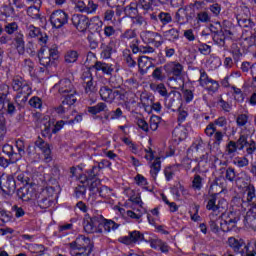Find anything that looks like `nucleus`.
Instances as JSON below:
<instances>
[{"label":"nucleus","mask_w":256,"mask_h":256,"mask_svg":"<svg viewBox=\"0 0 256 256\" xmlns=\"http://www.w3.org/2000/svg\"><path fill=\"white\" fill-rule=\"evenodd\" d=\"M101 185V181L96 179L93 182L90 183V191H93L94 193H99L101 197H103V190L107 189V187H99Z\"/></svg>","instance_id":"13d9d810"},{"label":"nucleus","mask_w":256,"mask_h":256,"mask_svg":"<svg viewBox=\"0 0 256 256\" xmlns=\"http://www.w3.org/2000/svg\"><path fill=\"white\" fill-rule=\"evenodd\" d=\"M213 79L209 78V75L205 70L201 69L200 70V78H199V85L200 87H207Z\"/></svg>","instance_id":"864d4df0"},{"label":"nucleus","mask_w":256,"mask_h":256,"mask_svg":"<svg viewBox=\"0 0 256 256\" xmlns=\"http://www.w3.org/2000/svg\"><path fill=\"white\" fill-rule=\"evenodd\" d=\"M83 227L85 233H103V228H101V214L96 212L92 216L86 214L84 216Z\"/></svg>","instance_id":"7ed1b4c3"},{"label":"nucleus","mask_w":256,"mask_h":256,"mask_svg":"<svg viewBox=\"0 0 256 256\" xmlns=\"http://www.w3.org/2000/svg\"><path fill=\"white\" fill-rule=\"evenodd\" d=\"M150 175L154 179H157L159 171H161V158H156L154 162L150 165Z\"/></svg>","instance_id":"f704fd0d"},{"label":"nucleus","mask_w":256,"mask_h":256,"mask_svg":"<svg viewBox=\"0 0 256 256\" xmlns=\"http://www.w3.org/2000/svg\"><path fill=\"white\" fill-rule=\"evenodd\" d=\"M164 71L168 73V75H173V77L183 78V64L179 62H169L164 65Z\"/></svg>","instance_id":"2eb2a0df"},{"label":"nucleus","mask_w":256,"mask_h":256,"mask_svg":"<svg viewBox=\"0 0 256 256\" xmlns=\"http://www.w3.org/2000/svg\"><path fill=\"white\" fill-rule=\"evenodd\" d=\"M164 106L170 111H177L181 107V92L170 91L169 95L164 98Z\"/></svg>","instance_id":"6e6552de"},{"label":"nucleus","mask_w":256,"mask_h":256,"mask_svg":"<svg viewBox=\"0 0 256 256\" xmlns=\"http://www.w3.org/2000/svg\"><path fill=\"white\" fill-rule=\"evenodd\" d=\"M216 125L218 127H227V118L225 116H220L219 118L214 120V122L209 123L204 130V133L205 135H207V137H213L215 131H217Z\"/></svg>","instance_id":"4468645a"},{"label":"nucleus","mask_w":256,"mask_h":256,"mask_svg":"<svg viewBox=\"0 0 256 256\" xmlns=\"http://www.w3.org/2000/svg\"><path fill=\"white\" fill-rule=\"evenodd\" d=\"M177 173V166H168L164 169V175L166 177V181H171L175 174Z\"/></svg>","instance_id":"e2e57ef3"},{"label":"nucleus","mask_w":256,"mask_h":256,"mask_svg":"<svg viewBox=\"0 0 256 256\" xmlns=\"http://www.w3.org/2000/svg\"><path fill=\"white\" fill-rule=\"evenodd\" d=\"M70 247L74 251H89V253H93V243H91V239L84 235L78 236L75 241L70 243Z\"/></svg>","instance_id":"1a4fd4ad"},{"label":"nucleus","mask_w":256,"mask_h":256,"mask_svg":"<svg viewBox=\"0 0 256 256\" xmlns=\"http://www.w3.org/2000/svg\"><path fill=\"white\" fill-rule=\"evenodd\" d=\"M241 207L245 209L250 207L246 213L245 221L251 227L256 230V189L255 185L248 184L244 187L241 196Z\"/></svg>","instance_id":"f257e3e1"},{"label":"nucleus","mask_w":256,"mask_h":256,"mask_svg":"<svg viewBox=\"0 0 256 256\" xmlns=\"http://www.w3.org/2000/svg\"><path fill=\"white\" fill-rule=\"evenodd\" d=\"M197 23H211V14L207 11H200L196 15Z\"/></svg>","instance_id":"603ef678"},{"label":"nucleus","mask_w":256,"mask_h":256,"mask_svg":"<svg viewBox=\"0 0 256 256\" xmlns=\"http://www.w3.org/2000/svg\"><path fill=\"white\" fill-rule=\"evenodd\" d=\"M233 165L239 168L247 167L249 165V159L247 157H236L233 159Z\"/></svg>","instance_id":"338daca9"},{"label":"nucleus","mask_w":256,"mask_h":256,"mask_svg":"<svg viewBox=\"0 0 256 256\" xmlns=\"http://www.w3.org/2000/svg\"><path fill=\"white\" fill-rule=\"evenodd\" d=\"M145 237L143 234L137 230L129 232L128 236H122L118 239L119 243H123V245H135V243H139V241H143Z\"/></svg>","instance_id":"ddd939ff"},{"label":"nucleus","mask_w":256,"mask_h":256,"mask_svg":"<svg viewBox=\"0 0 256 256\" xmlns=\"http://www.w3.org/2000/svg\"><path fill=\"white\" fill-rule=\"evenodd\" d=\"M27 15L36 21L41 19V6H30L27 9Z\"/></svg>","instance_id":"58836bf2"},{"label":"nucleus","mask_w":256,"mask_h":256,"mask_svg":"<svg viewBox=\"0 0 256 256\" xmlns=\"http://www.w3.org/2000/svg\"><path fill=\"white\" fill-rule=\"evenodd\" d=\"M65 63H77V59H79V52L77 50H68L64 56Z\"/></svg>","instance_id":"79ce46f5"},{"label":"nucleus","mask_w":256,"mask_h":256,"mask_svg":"<svg viewBox=\"0 0 256 256\" xmlns=\"http://www.w3.org/2000/svg\"><path fill=\"white\" fill-rule=\"evenodd\" d=\"M16 147L18 152H15L13 145L4 144L2 147V152L9 157L12 161H19L25 155V143L23 140L16 141Z\"/></svg>","instance_id":"20e7f679"},{"label":"nucleus","mask_w":256,"mask_h":256,"mask_svg":"<svg viewBox=\"0 0 256 256\" xmlns=\"http://www.w3.org/2000/svg\"><path fill=\"white\" fill-rule=\"evenodd\" d=\"M40 65L43 67H49L51 63H53V58L49 56V54H45V50H40L39 54Z\"/></svg>","instance_id":"e433bc0d"},{"label":"nucleus","mask_w":256,"mask_h":256,"mask_svg":"<svg viewBox=\"0 0 256 256\" xmlns=\"http://www.w3.org/2000/svg\"><path fill=\"white\" fill-rule=\"evenodd\" d=\"M237 225V218H228L220 222V228L224 233H229L233 231L234 227Z\"/></svg>","instance_id":"cd10ccee"},{"label":"nucleus","mask_w":256,"mask_h":256,"mask_svg":"<svg viewBox=\"0 0 256 256\" xmlns=\"http://www.w3.org/2000/svg\"><path fill=\"white\" fill-rule=\"evenodd\" d=\"M141 37L144 41H147V43H154L155 37H159V33L151 32V31H144V32H142Z\"/></svg>","instance_id":"052dcab7"},{"label":"nucleus","mask_w":256,"mask_h":256,"mask_svg":"<svg viewBox=\"0 0 256 256\" xmlns=\"http://www.w3.org/2000/svg\"><path fill=\"white\" fill-rule=\"evenodd\" d=\"M225 203H227L225 201V199L221 198L218 199V203H217V194H212L208 200V203L206 205V209L208 211H219V209H223L225 205Z\"/></svg>","instance_id":"6ab92c4d"},{"label":"nucleus","mask_w":256,"mask_h":256,"mask_svg":"<svg viewBox=\"0 0 256 256\" xmlns=\"http://www.w3.org/2000/svg\"><path fill=\"white\" fill-rule=\"evenodd\" d=\"M100 228L104 229L105 233H111V231H117L119 229L120 225L118 223H115V221L111 219H106L102 216L100 218Z\"/></svg>","instance_id":"b1692460"},{"label":"nucleus","mask_w":256,"mask_h":256,"mask_svg":"<svg viewBox=\"0 0 256 256\" xmlns=\"http://www.w3.org/2000/svg\"><path fill=\"white\" fill-rule=\"evenodd\" d=\"M100 97L105 103H115L123 99V92L120 90H113L109 86H102L99 90Z\"/></svg>","instance_id":"423d86ee"},{"label":"nucleus","mask_w":256,"mask_h":256,"mask_svg":"<svg viewBox=\"0 0 256 256\" xmlns=\"http://www.w3.org/2000/svg\"><path fill=\"white\" fill-rule=\"evenodd\" d=\"M54 125V122H47L43 125L42 128V137H48V139H51L53 137V129H51Z\"/></svg>","instance_id":"6e6d98bb"},{"label":"nucleus","mask_w":256,"mask_h":256,"mask_svg":"<svg viewBox=\"0 0 256 256\" xmlns=\"http://www.w3.org/2000/svg\"><path fill=\"white\" fill-rule=\"evenodd\" d=\"M132 27H147V20L141 15L132 16Z\"/></svg>","instance_id":"c03bdc74"},{"label":"nucleus","mask_w":256,"mask_h":256,"mask_svg":"<svg viewBox=\"0 0 256 256\" xmlns=\"http://www.w3.org/2000/svg\"><path fill=\"white\" fill-rule=\"evenodd\" d=\"M69 22V14L63 10L53 11L50 15V23L55 29H61L63 25H67Z\"/></svg>","instance_id":"9d476101"},{"label":"nucleus","mask_w":256,"mask_h":256,"mask_svg":"<svg viewBox=\"0 0 256 256\" xmlns=\"http://www.w3.org/2000/svg\"><path fill=\"white\" fill-rule=\"evenodd\" d=\"M159 123H161V117L159 116H152L150 117V122H149V131H157L159 129Z\"/></svg>","instance_id":"0e129e2a"},{"label":"nucleus","mask_w":256,"mask_h":256,"mask_svg":"<svg viewBox=\"0 0 256 256\" xmlns=\"http://www.w3.org/2000/svg\"><path fill=\"white\" fill-rule=\"evenodd\" d=\"M140 101L145 111H149L155 101V97L144 94L141 96Z\"/></svg>","instance_id":"ea45409f"},{"label":"nucleus","mask_w":256,"mask_h":256,"mask_svg":"<svg viewBox=\"0 0 256 256\" xmlns=\"http://www.w3.org/2000/svg\"><path fill=\"white\" fill-rule=\"evenodd\" d=\"M213 42L219 47H225V34L223 32H218L212 35Z\"/></svg>","instance_id":"680f3d73"},{"label":"nucleus","mask_w":256,"mask_h":256,"mask_svg":"<svg viewBox=\"0 0 256 256\" xmlns=\"http://www.w3.org/2000/svg\"><path fill=\"white\" fill-rule=\"evenodd\" d=\"M130 49H132V53L137 55V53H142L145 51V46L141 45V41L139 39H135L130 43Z\"/></svg>","instance_id":"a18cd8bd"},{"label":"nucleus","mask_w":256,"mask_h":256,"mask_svg":"<svg viewBox=\"0 0 256 256\" xmlns=\"http://www.w3.org/2000/svg\"><path fill=\"white\" fill-rule=\"evenodd\" d=\"M193 17H195V11L191 6L179 8L175 14L177 23H181V25H184V23H189Z\"/></svg>","instance_id":"9b49d317"},{"label":"nucleus","mask_w":256,"mask_h":256,"mask_svg":"<svg viewBox=\"0 0 256 256\" xmlns=\"http://www.w3.org/2000/svg\"><path fill=\"white\" fill-rule=\"evenodd\" d=\"M33 93V89L30 88L28 90H22L20 92H17L15 96V103L18 105L20 109H23L25 105H27V101L29 99V96Z\"/></svg>","instance_id":"412c9836"},{"label":"nucleus","mask_w":256,"mask_h":256,"mask_svg":"<svg viewBox=\"0 0 256 256\" xmlns=\"http://www.w3.org/2000/svg\"><path fill=\"white\" fill-rule=\"evenodd\" d=\"M212 4L209 5V11L213 15V17H219L221 15V4L217 2H211Z\"/></svg>","instance_id":"69168bd1"},{"label":"nucleus","mask_w":256,"mask_h":256,"mask_svg":"<svg viewBox=\"0 0 256 256\" xmlns=\"http://www.w3.org/2000/svg\"><path fill=\"white\" fill-rule=\"evenodd\" d=\"M150 19L153 23H160L161 27L173 23V14L170 12H160L158 15L150 14Z\"/></svg>","instance_id":"f3484780"},{"label":"nucleus","mask_w":256,"mask_h":256,"mask_svg":"<svg viewBox=\"0 0 256 256\" xmlns=\"http://www.w3.org/2000/svg\"><path fill=\"white\" fill-rule=\"evenodd\" d=\"M191 187L194 191H201V189H203V177L199 174H195Z\"/></svg>","instance_id":"09e8293b"},{"label":"nucleus","mask_w":256,"mask_h":256,"mask_svg":"<svg viewBox=\"0 0 256 256\" xmlns=\"http://www.w3.org/2000/svg\"><path fill=\"white\" fill-rule=\"evenodd\" d=\"M14 45L19 55L25 53V37L23 36V33L18 32L15 34Z\"/></svg>","instance_id":"393cba45"},{"label":"nucleus","mask_w":256,"mask_h":256,"mask_svg":"<svg viewBox=\"0 0 256 256\" xmlns=\"http://www.w3.org/2000/svg\"><path fill=\"white\" fill-rule=\"evenodd\" d=\"M124 61L127 64V67L133 68L137 66V62L135 59H133V54H131V51L125 50L123 52Z\"/></svg>","instance_id":"3c124183"},{"label":"nucleus","mask_w":256,"mask_h":256,"mask_svg":"<svg viewBox=\"0 0 256 256\" xmlns=\"http://www.w3.org/2000/svg\"><path fill=\"white\" fill-rule=\"evenodd\" d=\"M103 111H107V104H105V102H100L95 106L88 107V113H91V115H97L103 113Z\"/></svg>","instance_id":"4c0bfd02"},{"label":"nucleus","mask_w":256,"mask_h":256,"mask_svg":"<svg viewBox=\"0 0 256 256\" xmlns=\"http://www.w3.org/2000/svg\"><path fill=\"white\" fill-rule=\"evenodd\" d=\"M75 9L80 13H85L86 15H95L97 9H99V4L95 3L93 0H77L75 2Z\"/></svg>","instance_id":"0eeeda50"},{"label":"nucleus","mask_w":256,"mask_h":256,"mask_svg":"<svg viewBox=\"0 0 256 256\" xmlns=\"http://www.w3.org/2000/svg\"><path fill=\"white\" fill-rule=\"evenodd\" d=\"M32 117L36 123H42V125H45V123H53L49 116H45L39 112L34 113Z\"/></svg>","instance_id":"4d7b16f0"},{"label":"nucleus","mask_w":256,"mask_h":256,"mask_svg":"<svg viewBox=\"0 0 256 256\" xmlns=\"http://www.w3.org/2000/svg\"><path fill=\"white\" fill-rule=\"evenodd\" d=\"M150 89L154 93H158L160 97H164V99L169 95V92L167 91V87L165 86L164 83H151L150 84Z\"/></svg>","instance_id":"bb28decb"},{"label":"nucleus","mask_w":256,"mask_h":256,"mask_svg":"<svg viewBox=\"0 0 256 256\" xmlns=\"http://www.w3.org/2000/svg\"><path fill=\"white\" fill-rule=\"evenodd\" d=\"M205 149H207V144L201 138L196 139L190 146V151L198 155L205 153Z\"/></svg>","instance_id":"a878e982"},{"label":"nucleus","mask_w":256,"mask_h":256,"mask_svg":"<svg viewBox=\"0 0 256 256\" xmlns=\"http://www.w3.org/2000/svg\"><path fill=\"white\" fill-rule=\"evenodd\" d=\"M138 67L141 73H147L149 67H151V62L149 61V57L141 56L138 58Z\"/></svg>","instance_id":"c9c22d12"},{"label":"nucleus","mask_w":256,"mask_h":256,"mask_svg":"<svg viewBox=\"0 0 256 256\" xmlns=\"http://www.w3.org/2000/svg\"><path fill=\"white\" fill-rule=\"evenodd\" d=\"M17 197L22 201H31V192L29 187L24 186L17 190Z\"/></svg>","instance_id":"a19ab883"},{"label":"nucleus","mask_w":256,"mask_h":256,"mask_svg":"<svg viewBox=\"0 0 256 256\" xmlns=\"http://www.w3.org/2000/svg\"><path fill=\"white\" fill-rule=\"evenodd\" d=\"M239 148L237 147V143L233 140L229 141L226 145L225 153L228 157H235V153H237V150Z\"/></svg>","instance_id":"8fccbe9b"},{"label":"nucleus","mask_w":256,"mask_h":256,"mask_svg":"<svg viewBox=\"0 0 256 256\" xmlns=\"http://www.w3.org/2000/svg\"><path fill=\"white\" fill-rule=\"evenodd\" d=\"M121 41H135L137 39V32L133 29H127L120 35Z\"/></svg>","instance_id":"37998d69"},{"label":"nucleus","mask_w":256,"mask_h":256,"mask_svg":"<svg viewBox=\"0 0 256 256\" xmlns=\"http://www.w3.org/2000/svg\"><path fill=\"white\" fill-rule=\"evenodd\" d=\"M244 253L246 256H255L256 255V241H250L244 246Z\"/></svg>","instance_id":"bf43d9fd"},{"label":"nucleus","mask_w":256,"mask_h":256,"mask_svg":"<svg viewBox=\"0 0 256 256\" xmlns=\"http://www.w3.org/2000/svg\"><path fill=\"white\" fill-rule=\"evenodd\" d=\"M21 71L22 73H28V75H33V71H35V63H33L31 59H25L21 63Z\"/></svg>","instance_id":"72a5a7b5"},{"label":"nucleus","mask_w":256,"mask_h":256,"mask_svg":"<svg viewBox=\"0 0 256 256\" xmlns=\"http://www.w3.org/2000/svg\"><path fill=\"white\" fill-rule=\"evenodd\" d=\"M196 166L192 169V173H200L201 172V163H207L209 161V153L204 152L200 154V157H195Z\"/></svg>","instance_id":"c85d7f7f"},{"label":"nucleus","mask_w":256,"mask_h":256,"mask_svg":"<svg viewBox=\"0 0 256 256\" xmlns=\"http://www.w3.org/2000/svg\"><path fill=\"white\" fill-rule=\"evenodd\" d=\"M172 135L175 141H185V139H187V129L183 126L176 127L173 130Z\"/></svg>","instance_id":"c756f323"},{"label":"nucleus","mask_w":256,"mask_h":256,"mask_svg":"<svg viewBox=\"0 0 256 256\" xmlns=\"http://www.w3.org/2000/svg\"><path fill=\"white\" fill-rule=\"evenodd\" d=\"M0 188L6 195H13L15 189H17L15 178H13V176H1Z\"/></svg>","instance_id":"f8f14e48"},{"label":"nucleus","mask_w":256,"mask_h":256,"mask_svg":"<svg viewBox=\"0 0 256 256\" xmlns=\"http://www.w3.org/2000/svg\"><path fill=\"white\" fill-rule=\"evenodd\" d=\"M113 42H110L109 44H101V53L100 57L102 59H111V56L113 55Z\"/></svg>","instance_id":"2f4dec72"},{"label":"nucleus","mask_w":256,"mask_h":256,"mask_svg":"<svg viewBox=\"0 0 256 256\" xmlns=\"http://www.w3.org/2000/svg\"><path fill=\"white\" fill-rule=\"evenodd\" d=\"M138 9H137V2H131L128 6L124 8V13L127 15V17H135L137 15Z\"/></svg>","instance_id":"49530a36"},{"label":"nucleus","mask_w":256,"mask_h":256,"mask_svg":"<svg viewBox=\"0 0 256 256\" xmlns=\"http://www.w3.org/2000/svg\"><path fill=\"white\" fill-rule=\"evenodd\" d=\"M17 29H19V25L17 24V22L7 23L3 28L7 35H13V33L17 31Z\"/></svg>","instance_id":"774afa93"},{"label":"nucleus","mask_w":256,"mask_h":256,"mask_svg":"<svg viewBox=\"0 0 256 256\" xmlns=\"http://www.w3.org/2000/svg\"><path fill=\"white\" fill-rule=\"evenodd\" d=\"M168 85L171 89H181L185 85V80L177 76H172L168 79Z\"/></svg>","instance_id":"473e14b6"},{"label":"nucleus","mask_w":256,"mask_h":256,"mask_svg":"<svg viewBox=\"0 0 256 256\" xmlns=\"http://www.w3.org/2000/svg\"><path fill=\"white\" fill-rule=\"evenodd\" d=\"M42 155H43V161L44 163H51L53 161V154L51 152V145H47L46 147L40 149Z\"/></svg>","instance_id":"de8ad7c7"},{"label":"nucleus","mask_w":256,"mask_h":256,"mask_svg":"<svg viewBox=\"0 0 256 256\" xmlns=\"http://www.w3.org/2000/svg\"><path fill=\"white\" fill-rule=\"evenodd\" d=\"M54 89H57L59 95L62 97V105H67L68 107L73 106L77 103V98L79 93H77V88L71 80L64 78L61 79L57 84L54 85Z\"/></svg>","instance_id":"f03ea898"},{"label":"nucleus","mask_w":256,"mask_h":256,"mask_svg":"<svg viewBox=\"0 0 256 256\" xmlns=\"http://www.w3.org/2000/svg\"><path fill=\"white\" fill-rule=\"evenodd\" d=\"M55 188L46 187L39 194L37 205L40 209H49L55 203Z\"/></svg>","instance_id":"39448f33"},{"label":"nucleus","mask_w":256,"mask_h":256,"mask_svg":"<svg viewBox=\"0 0 256 256\" xmlns=\"http://www.w3.org/2000/svg\"><path fill=\"white\" fill-rule=\"evenodd\" d=\"M12 89L18 93L31 89V86L21 76H15L12 80Z\"/></svg>","instance_id":"4be33fe9"},{"label":"nucleus","mask_w":256,"mask_h":256,"mask_svg":"<svg viewBox=\"0 0 256 256\" xmlns=\"http://www.w3.org/2000/svg\"><path fill=\"white\" fill-rule=\"evenodd\" d=\"M146 243H149L150 247L156 251H161V253H169V244H167V242H163V240L159 238H150L149 240H146Z\"/></svg>","instance_id":"aec40b11"},{"label":"nucleus","mask_w":256,"mask_h":256,"mask_svg":"<svg viewBox=\"0 0 256 256\" xmlns=\"http://www.w3.org/2000/svg\"><path fill=\"white\" fill-rule=\"evenodd\" d=\"M228 247L234 251V253H241L243 255L245 253V240L241 238L229 237L227 240Z\"/></svg>","instance_id":"a211bd4d"},{"label":"nucleus","mask_w":256,"mask_h":256,"mask_svg":"<svg viewBox=\"0 0 256 256\" xmlns=\"http://www.w3.org/2000/svg\"><path fill=\"white\" fill-rule=\"evenodd\" d=\"M237 21L239 27H242V29H253L255 27V23L253 21L249 18L243 17L241 14L237 15Z\"/></svg>","instance_id":"7c9ffc66"},{"label":"nucleus","mask_w":256,"mask_h":256,"mask_svg":"<svg viewBox=\"0 0 256 256\" xmlns=\"http://www.w3.org/2000/svg\"><path fill=\"white\" fill-rule=\"evenodd\" d=\"M72 24L78 31H87L89 28V18L82 14H74L71 18Z\"/></svg>","instance_id":"dca6fc26"},{"label":"nucleus","mask_w":256,"mask_h":256,"mask_svg":"<svg viewBox=\"0 0 256 256\" xmlns=\"http://www.w3.org/2000/svg\"><path fill=\"white\" fill-rule=\"evenodd\" d=\"M92 69H95L97 72L101 71L104 75H113V71H115L113 64H108L102 61H96L92 66Z\"/></svg>","instance_id":"5701e85b"},{"label":"nucleus","mask_w":256,"mask_h":256,"mask_svg":"<svg viewBox=\"0 0 256 256\" xmlns=\"http://www.w3.org/2000/svg\"><path fill=\"white\" fill-rule=\"evenodd\" d=\"M26 31L28 37L34 39L35 37H39L41 35V28L35 27L33 24H29L26 26Z\"/></svg>","instance_id":"5fc2aeb1"}]
</instances>
